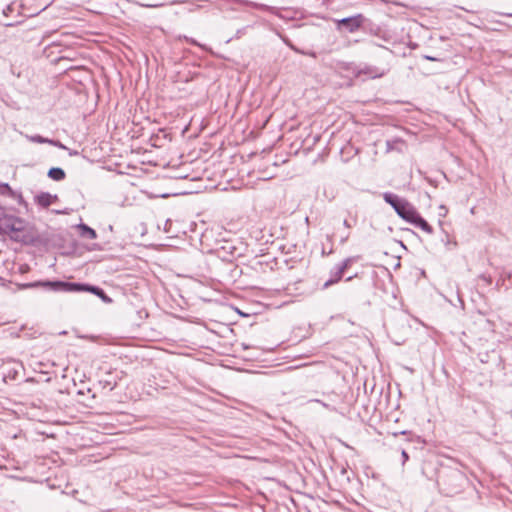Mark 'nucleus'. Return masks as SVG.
<instances>
[{
  "label": "nucleus",
  "instance_id": "obj_1",
  "mask_svg": "<svg viewBox=\"0 0 512 512\" xmlns=\"http://www.w3.org/2000/svg\"><path fill=\"white\" fill-rule=\"evenodd\" d=\"M383 199L386 203L390 204L395 212L405 221L414 224L428 234L433 232L428 222L419 215L416 208L407 200L389 192L383 194Z\"/></svg>",
  "mask_w": 512,
  "mask_h": 512
},
{
  "label": "nucleus",
  "instance_id": "obj_2",
  "mask_svg": "<svg viewBox=\"0 0 512 512\" xmlns=\"http://www.w3.org/2000/svg\"><path fill=\"white\" fill-rule=\"evenodd\" d=\"M38 286L50 288L55 291H58V290L89 291V292L97 295L98 297H100L104 302H106V303L111 302V298L108 297L102 289H100L96 286H89V285H83V284H77V283H67V282H62V281H44V282L38 281V282L23 284L22 288H33V287H38Z\"/></svg>",
  "mask_w": 512,
  "mask_h": 512
},
{
  "label": "nucleus",
  "instance_id": "obj_3",
  "mask_svg": "<svg viewBox=\"0 0 512 512\" xmlns=\"http://www.w3.org/2000/svg\"><path fill=\"white\" fill-rule=\"evenodd\" d=\"M363 22L362 15H356L353 17L343 18L338 21V27H345L349 32L356 31Z\"/></svg>",
  "mask_w": 512,
  "mask_h": 512
},
{
  "label": "nucleus",
  "instance_id": "obj_4",
  "mask_svg": "<svg viewBox=\"0 0 512 512\" xmlns=\"http://www.w3.org/2000/svg\"><path fill=\"white\" fill-rule=\"evenodd\" d=\"M56 199V196H52L49 193H41L36 197L37 203L42 207H48L50 206L54 200Z\"/></svg>",
  "mask_w": 512,
  "mask_h": 512
},
{
  "label": "nucleus",
  "instance_id": "obj_5",
  "mask_svg": "<svg viewBox=\"0 0 512 512\" xmlns=\"http://www.w3.org/2000/svg\"><path fill=\"white\" fill-rule=\"evenodd\" d=\"M78 229L80 230V235L84 238L95 239L97 237L95 230L86 224L78 225Z\"/></svg>",
  "mask_w": 512,
  "mask_h": 512
},
{
  "label": "nucleus",
  "instance_id": "obj_6",
  "mask_svg": "<svg viewBox=\"0 0 512 512\" xmlns=\"http://www.w3.org/2000/svg\"><path fill=\"white\" fill-rule=\"evenodd\" d=\"M349 263H350V260L347 259L343 262V264L341 265V267H339L337 273H336V279L335 280H329L328 282L325 283V287H328L329 285L339 281L342 276H343V273L345 271V269L349 266Z\"/></svg>",
  "mask_w": 512,
  "mask_h": 512
},
{
  "label": "nucleus",
  "instance_id": "obj_7",
  "mask_svg": "<svg viewBox=\"0 0 512 512\" xmlns=\"http://www.w3.org/2000/svg\"><path fill=\"white\" fill-rule=\"evenodd\" d=\"M48 176L53 180L60 181L65 178V172L61 168H51L48 172Z\"/></svg>",
  "mask_w": 512,
  "mask_h": 512
},
{
  "label": "nucleus",
  "instance_id": "obj_8",
  "mask_svg": "<svg viewBox=\"0 0 512 512\" xmlns=\"http://www.w3.org/2000/svg\"><path fill=\"white\" fill-rule=\"evenodd\" d=\"M26 137L29 141L34 142V143H40V144L49 143L48 138H44L40 135H32V136L27 135Z\"/></svg>",
  "mask_w": 512,
  "mask_h": 512
},
{
  "label": "nucleus",
  "instance_id": "obj_9",
  "mask_svg": "<svg viewBox=\"0 0 512 512\" xmlns=\"http://www.w3.org/2000/svg\"><path fill=\"white\" fill-rule=\"evenodd\" d=\"M11 192V188L6 183H0V194H9Z\"/></svg>",
  "mask_w": 512,
  "mask_h": 512
},
{
  "label": "nucleus",
  "instance_id": "obj_10",
  "mask_svg": "<svg viewBox=\"0 0 512 512\" xmlns=\"http://www.w3.org/2000/svg\"><path fill=\"white\" fill-rule=\"evenodd\" d=\"M48 144L56 146V147L61 148V149H66V147L61 142L56 141V140L49 139V143Z\"/></svg>",
  "mask_w": 512,
  "mask_h": 512
},
{
  "label": "nucleus",
  "instance_id": "obj_11",
  "mask_svg": "<svg viewBox=\"0 0 512 512\" xmlns=\"http://www.w3.org/2000/svg\"><path fill=\"white\" fill-rule=\"evenodd\" d=\"M402 457H403V463H405L409 459V456L405 450L402 451Z\"/></svg>",
  "mask_w": 512,
  "mask_h": 512
},
{
  "label": "nucleus",
  "instance_id": "obj_12",
  "mask_svg": "<svg viewBox=\"0 0 512 512\" xmlns=\"http://www.w3.org/2000/svg\"><path fill=\"white\" fill-rule=\"evenodd\" d=\"M344 226L347 227V228H350L351 227V224L348 220H344Z\"/></svg>",
  "mask_w": 512,
  "mask_h": 512
},
{
  "label": "nucleus",
  "instance_id": "obj_13",
  "mask_svg": "<svg viewBox=\"0 0 512 512\" xmlns=\"http://www.w3.org/2000/svg\"><path fill=\"white\" fill-rule=\"evenodd\" d=\"M425 58H426V59H428V60H432V61H435V60H436V59H435V58H433L432 56H426Z\"/></svg>",
  "mask_w": 512,
  "mask_h": 512
}]
</instances>
